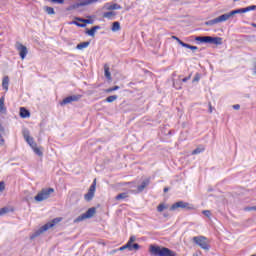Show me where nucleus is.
<instances>
[{"label": "nucleus", "instance_id": "20e7f679", "mask_svg": "<svg viewBox=\"0 0 256 256\" xmlns=\"http://www.w3.org/2000/svg\"><path fill=\"white\" fill-rule=\"evenodd\" d=\"M103 0H77L72 5L66 8V11H79L83 13L85 11V7L89 5H93L95 3H101Z\"/></svg>", "mask_w": 256, "mask_h": 256}, {"label": "nucleus", "instance_id": "3c124183", "mask_svg": "<svg viewBox=\"0 0 256 256\" xmlns=\"http://www.w3.org/2000/svg\"><path fill=\"white\" fill-rule=\"evenodd\" d=\"M169 192V187H165L164 188V193H168Z\"/></svg>", "mask_w": 256, "mask_h": 256}, {"label": "nucleus", "instance_id": "dca6fc26", "mask_svg": "<svg viewBox=\"0 0 256 256\" xmlns=\"http://www.w3.org/2000/svg\"><path fill=\"white\" fill-rule=\"evenodd\" d=\"M22 134H23V137H24L26 143H28V145H33L35 140L33 139V137H31V133L29 132V129H24L22 131Z\"/></svg>", "mask_w": 256, "mask_h": 256}, {"label": "nucleus", "instance_id": "4d7b16f0", "mask_svg": "<svg viewBox=\"0 0 256 256\" xmlns=\"http://www.w3.org/2000/svg\"><path fill=\"white\" fill-rule=\"evenodd\" d=\"M234 2H237V1H239V0H233Z\"/></svg>", "mask_w": 256, "mask_h": 256}, {"label": "nucleus", "instance_id": "1a4fd4ad", "mask_svg": "<svg viewBox=\"0 0 256 256\" xmlns=\"http://www.w3.org/2000/svg\"><path fill=\"white\" fill-rule=\"evenodd\" d=\"M193 243L204 249V251H209L211 246L207 244V237L205 236H195L192 238Z\"/></svg>", "mask_w": 256, "mask_h": 256}, {"label": "nucleus", "instance_id": "5701e85b", "mask_svg": "<svg viewBox=\"0 0 256 256\" xmlns=\"http://www.w3.org/2000/svg\"><path fill=\"white\" fill-rule=\"evenodd\" d=\"M104 76L108 81H111V71L109 70V65L107 64L104 65Z\"/></svg>", "mask_w": 256, "mask_h": 256}, {"label": "nucleus", "instance_id": "c85d7f7f", "mask_svg": "<svg viewBox=\"0 0 256 256\" xmlns=\"http://www.w3.org/2000/svg\"><path fill=\"white\" fill-rule=\"evenodd\" d=\"M256 5H250L248 7L242 8L243 13H249V11H255Z\"/></svg>", "mask_w": 256, "mask_h": 256}, {"label": "nucleus", "instance_id": "a878e982", "mask_svg": "<svg viewBox=\"0 0 256 256\" xmlns=\"http://www.w3.org/2000/svg\"><path fill=\"white\" fill-rule=\"evenodd\" d=\"M127 197H129V194H127V192H122L120 194H118L115 199L116 201H121L123 199H127Z\"/></svg>", "mask_w": 256, "mask_h": 256}, {"label": "nucleus", "instance_id": "2eb2a0df", "mask_svg": "<svg viewBox=\"0 0 256 256\" xmlns=\"http://www.w3.org/2000/svg\"><path fill=\"white\" fill-rule=\"evenodd\" d=\"M151 184V178H146L142 181L140 185L137 186L136 193H143L147 187Z\"/></svg>", "mask_w": 256, "mask_h": 256}, {"label": "nucleus", "instance_id": "393cba45", "mask_svg": "<svg viewBox=\"0 0 256 256\" xmlns=\"http://www.w3.org/2000/svg\"><path fill=\"white\" fill-rule=\"evenodd\" d=\"M44 11L47 15H55V9L51 6H44Z\"/></svg>", "mask_w": 256, "mask_h": 256}, {"label": "nucleus", "instance_id": "7ed1b4c3", "mask_svg": "<svg viewBox=\"0 0 256 256\" xmlns=\"http://www.w3.org/2000/svg\"><path fill=\"white\" fill-rule=\"evenodd\" d=\"M197 45H223V38L213 36H192Z\"/></svg>", "mask_w": 256, "mask_h": 256}, {"label": "nucleus", "instance_id": "6e6552de", "mask_svg": "<svg viewBox=\"0 0 256 256\" xmlns=\"http://www.w3.org/2000/svg\"><path fill=\"white\" fill-rule=\"evenodd\" d=\"M97 213V208L91 207L89 208L85 213L78 216L76 219H74V223H81V221H85V219H91L93 216Z\"/></svg>", "mask_w": 256, "mask_h": 256}, {"label": "nucleus", "instance_id": "58836bf2", "mask_svg": "<svg viewBox=\"0 0 256 256\" xmlns=\"http://www.w3.org/2000/svg\"><path fill=\"white\" fill-rule=\"evenodd\" d=\"M181 47H185L186 49H191L192 45L191 44H188V43H185V42H181Z\"/></svg>", "mask_w": 256, "mask_h": 256}, {"label": "nucleus", "instance_id": "2f4dec72", "mask_svg": "<svg viewBox=\"0 0 256 256\" xmlns=\"http://www.w3.org/2000/svg\"><path fill=\"white\" fill-rule=\"evenodd\" d=\"M205 151L204 147H198L192 151V155H199V153H203Z\"/></svg>", "mask_w": 256, "mask_h": 256}, {"label": "nucleus", "instance_id": "4c0bfd02", "mask_svg": "<svg viewBox=\"0 0 256 256\" xmlns=\"http://www.w3.org/2000/svg\"><path fill=\"white\" fill-rule=\"evenodd\" d=\"M5 191V181H0V193H3Z\"/></svg>", "mask_w": 256, "mask_h": 256}, {"label": "nucleus", "instance_id": "aec40b11", "mask_svg": "<svg viewBox=\"0 0 256 256\" xmlns=\"http://www.w3.org/2000/svg\"><path fill=\"white\" fill-rule=\"evenodd\" d=\"M0 113H2V115L7 114V107H5V97L2 96L0 98Z\"/></svg>", "mask_w": 256, "mask_h": 256}, {"label": "nucleus", "instance_id": "c756f323", "mask_svg": "<svg viewBox=\"0 0 256 256\" xmlns=\"http://www.w3.org/2000/svg\"><path fill=\"white\" fill-rule=\"evenodd\" d=\"M119 96L117 95H111L106 98V103H113V101H117Z\"/></svg>", "mask_w": 256, "mask_h": 256}, {"label": "nucleus", "instance_id": "c03bdc74", "mask_svg": "<svg viewBox=\"0 0 256 256\" xmlns=\"http://www.w3.org/2000/svg\"><path fill=\"white\" fill-rule=\"evenodd\" d=\"M31 149H37V142H32V144L30 145Z\"/></svg>", "mask_w": 256, "mask_h": 256}, {"label": "nucleus", "instance_id": "e433bc0d", "mask_svg": "<svg viewBox=\"0 0 256 256\" xmlns=\"http://www.w3.org/2000/svg\"><path fill=\"white\" fill-rule=\"evenodd\" d=\"M5 213H9V208L3 207L0 209V216L5 215Z\"/></svg>", "mask_w": 256, "mask_h": 256}, {"label": "nucleus", "instance_id": "f257e3e1", "mask_svg": "<svg viewBox=\"0 0 256 256\" xmlns=\"http://www.w3.org/2000/svg\"><path fill=\"white\" fill-rule=\"evenodd\" d=\"M243 13V8H238L228 13L222 14L217 18L208 20L204 23V25H206L207 27H213V25H217V23H224V21H228V19H231V17H235V15H241Z\"/></svg>", "mask_w": 256, "mask_h": 256}, {"label": "nucleus", "instance_id": "de8ad7c7", "mask_svg": "<svg viewBox=\"0 0 256 256\" xmlns=\"http://www.w3.org/2000/svg\"><path fill=\"white\" fill-rule=\"evenodd\" d=\"M92 29H94L96 31H99V29H101V26H99V25L92 26Z\"/></svg>", "mask_w": 256, "mask_h": 256}, {"label": "nucleus", "instance_id": "423d86ee", "mask_svg": "<svg viewBox=\"0 0 256 256\" xmlns=\"http://www.w3.org/2000/svg\"><path fill=\"white\" fill-rule=\"evenodd\" d=\"M95 16H87V19L81 18V17H75V20L70 22V25H76V27H80L84 29V27H87V25H93L95 23V20L93 19Z\"/></svg>", "mask_w": 256, "mask_h": 256}, {"label": "nucleus", "instance_id": "a18cd8bd", "mask_svg": "<svg viewBox=\"0 0 256 256\" xmlns=\"http://www.w3.org/2000/svg\"><path fill=\"white\" fill-rule=\"evenodd\" d=\"M246 211H256V206L247 207Z\"/></svg>", "mask_w": 256, "mask_h": 256}, {"label": "nucleus", "instance_id": "09e8293b", "mask_svg": "<svg viewBox=\"0 0 256 256\" xmlns=\"http://www.w3.org/2000/svg\"><path fill=\"white\" fill-rule=\"evenodd\" d=\"M197 49H199V47L193 46V45H192L191 48H190L191 51H197Z\"/></svg>", "mask_w": 256, "mask_h": 256}, {"label": "nucleus", "instance_id": "37998d69", "mask_svg": "<svg viewBox=\"0 0 256 256\" xmlns=\"http://www.w3.org/2000/svg\"><path fill=\"white\" fill-rule=\"evenodd\" d=\"M232 107H233V109H235L236 111H239V109H241V105H239V104H235V105H233Z\"/></svg>", "mask_w": 256, "mask_h": 256}, {"label": "nucleus", "instance_id": "0eeeda50", "mask_svg": "<svg viewBox=\"0 0 256 256\" xmlns=\"http://www.w3.org/2000/svg\"><path fill=\"white\" fill-rule=\"evenodd\" d=\"M55 193L54 188H43L38 194L34 197V200L37 203H41V201H46V199H49L51 197V194Z\"/></svg>", "mask_w": 256, "mask_h": 256}, {"label": "nucleus", "instance_id": "bf43d9fd", "mask_svg": "<svg viewBox=\"0 0 256 256\" xmlns=\"http://www.w3.org/2000/svg\"><path fill=\"white\" fill-rule=\"evenodd\" d=\"M193 256H199V255H197V254H194Z\"/></svg>", "mask_w": 256, "mask_h": 256}, {"label": "nucleus", "instance_id": "8fccbe9b", "mask_svg": "<svg viewBox=\"0 0 256 256\" xmlns=\"http://www.w3.org/2000/svg\"><path fill=\"white\" fill-rule=\"evenodd\" d=\"M209 113H213V106L209 105Z\"/></svg>", "mask_w": 256, "mask_h": 256}, {"label": "nucleus", "instance_id": "a211bd4d", "mask_svg": "<svg viewBox=\"0 0 256 256\" xmlns=\"http://www.w3.org/2000/svg\"><path fill=\"white\" fill-rule=\"evenodd\" d=\"M19 115L21 119H28V117H31V112L25 107H20Z\"/></svg>", "mask_w": 256, "mask_h": 256}, {"label": "nucleus", "instance_id": "4be33fe9", "mask_svg": "<svg viewBox=\"0 0 256 256\" xmlns=\"http://www.w3.org/2000/svg\"><path fill=\"white\" fill-rule=\"evenodd\" d=\"M111 31L113 33H117V31H121V23L119 21H115L112 23Z\"/></svg>", "mask_w": 256, "mask_h": 256}, {"label": "nucleus", "instance_id": "39448f33", "mask_svg": "<svg viewBox=\"0 0 256 256\" xmlns=\"http://www.w3.org/2000/svg\"><path fill=\"white\" fill-rule=\"evenodd\" d=\"M63 221V218L57 217L52 219L50 222H47L42 227H40L38 230H36L31 236L30 239H35L39 237L42 233H45V231H49V229H53L57 225V223H61Z\"/></svg>", "mask_w": 256, "mask_h": 256}, {"label": "nucleus", "instance_id": "9d476101", "mask_svg": "<svg viewBox=\"0 0 256 256\" xmlns=\"http://www.w3.org/2000/svg\"><path fill=\"white\" fill-rule=\"evenodd\" d=\"M177 209H186V211L193 210V205L189 204V202L178 201L171 205L170 211H177Z\"/></svg>", "mask_w": 256, "mask_h": 256}, {"label": "nucleus", "instance_id": "ea45409f", "mask_svg": "<svg viewBox=\"0 0 256 256\" xmlns=\"http://www.w3.org/2000/svg\"><path fill=\"white\" fill-rule=\"evenodd\" d=\"M125 249L129 250V242H127L125 245L119 248V251H125Z\"/></svg>", "mask_w": 256, "mask_h": 256}, {"label": "nucleus", "instance_id": "f3484780", "mask_svg": "<svg viewBox=\"0 0 256 256\" xmlns=\"http://www.w3.org/2000/svg\"><path fill=\"white\" fill-rule=\"evenodd\" d=\"M104 9H106L107 11H117L119 9H122V7L117 3H106L104 4Z\"/></svg>", "mask_w": 256, "mask_h": 256}, {"label": "nucleus", "instance_id": "6ab92c4d", "mask_svg": "<svg viewBox=\"0 0 256 256\" xmlns=\"http://www.w3.org/2000/svg\"><path fill=\"white\" fill-rule=\"evenodd\" d=\"M102 17L104 19H109L110 21H113V19H115V17H117V12H115V11L104 12L102 14Z\"/></svg>", "mask_w": 256, "mask_h": 256}, {"label": "nucleus", "instance_id": "49530a36", "mask_svg": "<svg viewBox=\"0 0 256 256\" xmlns=\"http://www.w3.org/2000/svg\"><path fill=\"white\" fill-rule=\"evenodd\" d=\"M189 79H191V76L184 77V78L182 79V83H187V81H189Z\"/></svg>", "mask_w": 256, "mask_h": 256}, {"label": "nucleus", "instance_id": "f704fd0d", "mask_svg": "<svg viewBox=\"0 0 256 256\" xmlns=\"http://www.w3.org/2000/svg\"><path fill=\"white\" fill-rule=\"evenodd\" d=\"M50 2L54 5H63V3H65V0H50Z\"/></svg>", "mask_w": 256, "mask_h": 256}, {"label": "nucleus", "instance_id": "f8f14e48", "mask_svg": "<svg viewBox=\"0 0 256 256\" xmlns=\"http://www.w3.org/2000/svg\"><path fill=\"white\" fill-rule=\"evenodd\" d=\"M97 189V179H94L93 183L91 184L88 192L84 195L85 201H93V197H95V191Z\"/></svg>", "mask_w": 256, "mask_h": 256}, {"label": "nucleus", "instance_id": "4468645a", "mask_svg": "<svg viewBox=\"0 0 256 256\" xmlns=\"http://www.w3.org/2000/svg\"><path fill=\"white\" fill-rule=\"evenodd\" d=\"M15 47L19 52L20 58L22 60L25 59V57H27V53H29V50H27V46L23 45L21 42H16Z\"/></svg>", "mask_w": 256, "mask_h": 256}, {"label": "nucleus", "instance_id": "b1692460", "mask_svg": "<svg viewBox=\"0 0 256 256\" xmlns=\"http://www.w3.org/2000/svg\"><path fill=\"white\" fill-rule=\"evenodd\" d=\"M2 87L5 91L9 90V76H5L2 80Z\"/></svg>", "mask_w": 256, "mask_h": 256}, {"label": "nucleus", "instance_id": "bb28decb", "mask_svg": "<svg viewBox=\"0 0 256 256\" xmlns=\"http://www.w3.org/2000/svg\"><path fill=\"white\" fill-rule=\"evenodd\" d=\"M0 133H5V127L0 122ZM0 145H5V139H3V136L0 134Z\"/></svg>", "mask_w": 256, "mask_h": 256}, {"label": "nucleus", "instance_id": "603ef678", "mask_svg": "<svg viewBox=\"0 0 256 256\" xmlns=\"http://www.w3.org/2000/svg\"><path fill=\"white\" fill-rule=\"evenodd\" d=\"M254 75H256V62L254 63Z\"/></svg>", "mask_w": 256, "mask_h": 256}, {"label": "nucleus", "instance_id": "f03ea898", "mask_svg": "<svg viewBox=\"0 0 256 256\" xmlns=\"http://www.w3.org/2000/svg\"><path fill=\"white\" fill-rule=\"evenodd\" d=\"M149 253L151 256H177V252L157 244L149 246Z\"/></svg>", "mask_w": 256, "mask_h": 256}, {"label": "nucleus", "instance_id": "a19ab883", "mask_svg": "<svg viewBox=\"0 0 256 256\" xmlns=\"http://www.w3.org/2000/svg\"><path fill=\"white\" fill-rule=\"evenodd\" d=\"M202 213L205 215V217H211V210H204Z\"/></svg>", "mask_w": 256, "mask_h": 256}, {"label": "nucleus", "instance_id": "c9c22d12", "mask_svg": "<svg viewBox=\"0 0 256 256\" xmlns=\"http://www.w3.org/2000/svg\"><path fill=\"white\" fill-rule=\"evenodd\" d=\"M200 79H201V74L196 73L192 80V83H197Z\"/></svg>", "mask_w": 256, "mask_h": 256}, {"label": "nucleus", "instance_id": "7c9ffc66", "mask_svg": "<svg viewBox=\"0 0 256 256\" xmlns=\"http://www.w3.org/2000/svg\"><path fill=\"white\" fill-rule=\"evenodd\" d=\"M169 206H166L165 204L161 203L157 206V211L158 213H163V211H165V209H168Z\"/></svg>", "mask_w": 256, "mask_h": 256}, {"label": "nucleus", "instance_id": "864d4df0", "mask_svg": "<svg viewBox=\"0 0 256 256\" xmlns=\"http://www.w3.org/2000/svg\"><path fill=\"white\" fill-rule=\"evenodd\" d=\"M163 216H164V217H169V212H165V213L163 214Z\"/></svg>", "mask_w": 256, "mask_h": 256}, {"label": "nucleus", "instance_id": "9b49d317", "mask_svg": "<svg viewBox=\"0 0 256 256\" xmlns=\"http://www.w3.org/2000/svg\"><path fill=\"white\" fill-rule=\"evenodd\" d=\"M83 99V95L76 94V95H70L65 97L61 102L60 105L63 107V105H69V103H77Z\"/></svg>", "mask_w": 256, "mask_h": 256}, {"label": "nucleus", "instance_id": "473e14b6", "mask_svg": "<svg viewBox=\"0 0 256 256\" xmlns=\"http://www.w3.org/2000/svg\"><path fill=\"white\" fill-rule=\"evenodd\" d=\"M119 86H114L105 90V93H113V91H119Z\"/></svg>", "mask_w": 256, "mask_h": 256}, {"label": "nucleus", "instance_id": "6e6d98bb", "mask_svg": "<svg viewBox=\"0 0 256 256\" xmlns=\"http://www.w3.org/2000/svg\"><path fill=\"white\" fill-rule=\"evenodd\" d=\"M132 182H128V185H131Z\"/></svg>", "mask_w": 256, "mask_h": 256}, {"label": "nucleus", "instance_id": "13d9d810", "mask_svg": "<svg viewBox=\"0 0 256 256\" xmlns=\"http://www.w3.org/2000/svg\"><path fill=\"white\" fill-rule=\"evenodd\" d=\"M176 89H181V87H178V88L176 87Z\"/></svg>", "mask_w": 256, "mask_h": 256}, {"label": "nucleus", "instance_id": "ddd939ff", "mask_svg": "<svg viewBox=\"0 0 256 256\" xmlns=\"http://www.w3.org/2000/svg\"><path fill=\"white\" fill-rule=\"evenodd\" d=\"M135 241H137V237L130 236L128 240V251H139L141 249V245L135 243Z\"/></svg>", "mask_w": 256, "mask_h": 256}, {"label": "nucleus", "instance_id": "79ce46f5", "mask_svg": "<svg viewBox=\"0 0 256 256\" xmlns=\"http://www.w3.org/2000/svg\"><path fill=\"white\" fill-rule=\"evenodd\" d=\"M172 39H174V41H177V43L180 45H181V43H183V41L180 40L179 37H177V36H172Z\"/></svg>", "mask_w": 256, "mask_h": 256}, {"label": "nucleus", "instance_id": "cd10ccee", "mask_svg": "<svg viewBox=\"0 0 256 256\" xmlns=\"http://www.w3.org/2000/svg\"><path fill=\"white\" fill-rule=\"evenodd\" d=\"M85 33L89 37H95V33H97V31L91 27L90 29H86Z\"/></svg>", "mask_w": 256, "mask_h": 256}, {"label": "nucleus", "instance_id": "5fc2aeb1", "mask_svg": "<svg viewBox=\"0 0 256 256\" xmlns=\"http://www.w3.org/2000/svg\"><path fill=\"white\" fill-rule=\"evenodd\" d=\"M251 25H252V27L256 28V23L255 22H252Z\"/></svg>", "mask_w": 256, "mask_h": 256}, {"label": "nucleus", "instance_id": "72a5a7b5", "mask_svg": "<svg viewBox=\"0 0 256 256\" xmlns=\"http://www.w3.org/2000/svg\"><path fill=\"white\" fill-rule=\"evenodd\" d=\"M34 153L38 155V157H43V151L39 149V147L33 149Z\"/></svg>", "mask_w": 256, "mask_h": 256}, {"label": "nucleus", "instance_id": "412c9836", "mask_svg": "<svg viewBox=\"0 0 256 256\" xmlns=\"http://www.w3.org/2000/svg\"><path fill=\"white\" fill-rule=\"evenodd\" d=\"M89 45H91V41H85L77 44L76 49H78V51H83V49H87Z\"/></svg>", "mask_w": 256, "mask_h": 256}]
</instances>
